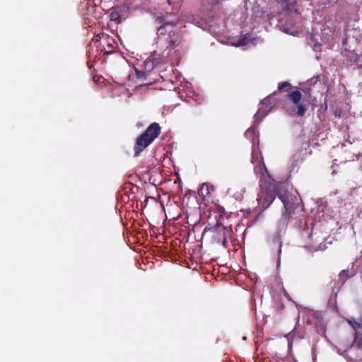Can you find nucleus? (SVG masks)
<instances>
[{
  "label": "nucleus",
  "mask_w": 362,
  "mask_h": 362,
  "mask_svg": "<svg viewBox=\"0 0 362 362\" xmlns=\"http://www.w3.org/2000/svg\"><path fill=\"white\" fill-rule=\"evenodd\" d=\"M272 243L276 245L278 247V255L279 257L281 253V247H282V241L281 240V237L279 234L274 235L272 238Z\"/></svg>",
  "instance_id": "12"
},
{
  "label": "nucleus",
  "mask_w": 362,
  "mask_h": 362,
  "mask_svg": "<svg viewBox=\"0 0 362 362\" xmlns=\"http://www.w3.org/2000/svg\"><path fill=\"white\" fill-rule=\"evenodd\" d=\"M211 190H214V187L208 183H204L200 188V193L203 197L209 195Z\"/></svg>",
  "instance_id": "11"
},
{
  "label": "nucleus",
  "mask_w": 362,
  "mask_h": 362,
  "mask_svg": "<svg viewBox=\"0 0 362 362\" xmlns=\"http://www.w3.org/2000/svg\"><path fill=\"white\" fill-rule=\"evenodd\" d=\"M93 40L100 42V45L103 47L104 52L106 54L112 53L117 45L115 40L107 35H103L102 37L98 35L95 36Z\"/></svg>",
  "instance_id": "7"
},
{
  "label": "nucleus",
  "mask_w": 362,
  "mask_h": 362,
  "mask_svg": "<svg viewBox=\"0 0 362 362\" xmlns=\"http://www.w3.org/2000/svg\"><path fill=\"white\" fill-rule=\"evenodd\" d=\"M160 25L157 28L158 43L161 50L166 49L170 45H177L181 40L177 31L179 16L176 13H165L156 18Z\"/></svg>",
  "instance_id": "1"
},
{
  "label": "nucleus",
  "mask_w": 362,
  "mask_h": 362,
  "mask_svg": "<svg viewBox=\"0 0 362 362\" xmlns=\"http://www.w3.org/2000/svg\"><path fill=\"white\" fill-rule=\"evenodd\" d=\"M279 4H287L288 6V0H276ZM288 8H289V6H288Z\"/></svg>",
  "instance_id": "15"
},
{
  "label": "nucleus",
  "mask_w": 362,
  "mask_h": 362,
  "mask_svg": "<svg viewBox=\"0 0 362 362\" xmlns=\"http://www.w3.org/2000/svg\"><path fill=\"white\" fill-rule=\"evenodd\" d=\"M276 95L277 94H274V92L272 94L268 95L262 100V105H264L268 109V112L270 111V110L276 105V101L274 98V96Z\"/></svg>",
  "instance_id": "10"
},
{
  "label": "nucleus",
  "mask_w": 362,
  "mask_h": 362,
  "mask_svg": "<svg viewBox=\"0 0 362 362\" xmlns=\"http://www.w3.org/2000/svg\"><path fill=\"white\" fill-rule=\"evenodd\" d=\"M354 339L353 343L348 348L356 347L360 349L362 346V325L360 323H356L354 326Z\"/></svg>",
  "instance_id": "8"
},
{
  "label": "nucleus",
  "mask_w": 362,
  "mask_h": 362,
  "mask_svg": "<svg viewBox=\"0 0 362 362\" xmlns=\"http://www.w3.org/2000/svg\"><path fill=\"white\" fill-rule=\"evenodd\" d=\"M161 128L158 123H151L146 129L139 135L134 146V156L137 157L160 134Z\"/></svg>",
  "instance_id": "3"
},
{
  "label": "nucleus",
  "mask_w": 362,
  "mask_h": 362,
  "mask_svg": "<svg viewBox=\"0 0 362 362\" xmlns=\"http://www.w3.org/2000/svg\"><path fill=\"white\" fill-rule=\"evenodd\" d=\"M339 279L344 283L349 278V272L347 270H342L339 275Z\"/></svg>",
  "instance_id": "14"
},
{
  "label": "nucleus",
  "mask_w": 362,
  "mask_h": 362,
  "mask_svg": "<svg viewBox=\"0 0 362 362\" xmlns=\"http://www.w3.org/2000/svg\"><path fill=\"white\" fill-rule=\"evenodd\" d=\"M292 86L290 83L287 81L281 82L278 85L277 90L274 91V94L287 92V99L290 100L296 106V109H293L292 112L299 117H303L308 110L309 103L302 99V94L299 90L289 92Z\"/></svg>",
  "instance_id": "2"
},
{
  "label": "nucleus",
  "mask_w": 362,
  "mask_h": 362,
  "mask_svg": "<svg viewBox=\"0 0 362 362\" xmlns=\"http://www.w3.org/2000/svg\"><path fill=\"white\" fill-rule=\"evenodd\" d=\"M279 194H289L287 192H279L278 186L274 183H269L268 186L262 187V194L259 202L264 209L268 208L274 202L276 197L279 198Z\"/></svg>",
  "instance_id": "5"
},
{
  "label": "nucleus",
  "mask_w": 362,
  "mask_h": 362,
  "mask_svg": "<svg viewBox=\"0 0 362 362\" xmlns=\"http://www.w3.org/2000/svg\"><path fill=\"white\" fill-rule=\"evenodd\" d=\"M230 235V231L228 228L221 226L218 228L216 238H218V241H221L222 245L225 247H227L228 238Z\"/></svg>",
  "instance_id": "9"
},
{
  "label": "nucleus",
  "mask_w": 362,
  "mask_h": 362,
  "mask_svg": "<svg viewBox=\"0 0 362 362\" xmlns=\"http://www.w3.org/2000/svg\"><path fill=\"white\" fill-rule=\"evenodd\" d=\"M110 21L115 22V24H119L121 22L120 15L116 11H112L110 13Z\"/></svg>",
  "instance_id": "13"
},
{
  "label": "nucleus",
  "mask_w": 362,
  "mask_h": 362,
  "mask_svg": "<svg viewBox=\"0 0 362 362\" xmlns=\"http://www.w3.org/2000/svg\"><path fill=\"white\" fill-rule=\"evenodd\" d=\"M279 199L284 204L285 212L279 218L278 226L280 230H285L294 210L298 206V203L295 202L297 201V198L291 194H279Z\"/></svg>",
  "instance_id": "4"
},
{
  "label": "nucleus",
  "mask_w": 362,
  "mask_h": 362,
  "mask_svg": "<svg viewBox=\"0 0 362 362\" xmlns=\"http://www.w3.org/2000/svg\"><path fill=\"white\" fill-rule=\"evenodd\" d=\"M156 49L152 53L150 58L153 66H156L161 63L167 62L172 54L173 50L177 45H170L166 49L161 50L158 40H156Z\"/></svg>",
  "instance_id": "6"
}]
</instances>
